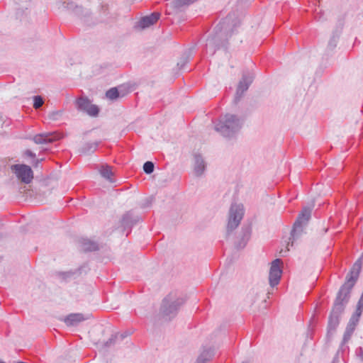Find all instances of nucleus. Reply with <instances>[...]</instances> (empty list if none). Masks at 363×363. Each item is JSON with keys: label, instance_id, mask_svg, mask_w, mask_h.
I'll return each instance as SVG.
<instances>
[{"label": "nucleus", "instance_id": "9d476101", "mask_svg": "<svg viewBox=\"0 0 363 363\" xmlns=\"http://www.w3.org/2000/svg\"><path fill=\"white\" fill-rule=\"evenodd\" d=\"M255 74L252 72L244 71L240 79L235 93V102L240 100L244 93L248 89L249 86L253 82Z\"/></svg>", "mask_w": 363, "mask_h": 363}, {"label": "nucleus", "instance_id": "6e6552de", "mask_svg": "<svg viewBox=\"0 0 363 363\" xmlns=\"http://www.w3.org/2000/svg\"><path fill=\"white\" fill-rule=\"evenodd\" d=\"M75 104L79 111L85 113L91 117H97L100 113V108L97 105L92 104L87 97L77 99Z\"/></svg>", "mask_w": 363, "mask_h": 363}, {"label": "nucleus", "instance_id": "a211bd4d", "mask_svg": "<svg viewBox=\"0 0 363 363\" xmlns=\"http://www.w3.org/2000/svg\"><path fill=\"white\" fill-rule=\"evenodd\" d=\"M79 243L81 250L84 252H95L100 249L98 242L88 238H82Z\"/></svg>", "mask_w": 363, "mask_h": 363}, {"label": "nucleus", "instance_id": "aec40b11", "mask_svg": "<svg viewBox=\"0 0 363 363\" xmlns=\"http://www.w3.org/2000/svg\"><path fill=\"white\" fill-rule=\"evenodd\" d=\"M99 142H86L84 143L78 150L80 154L91 155L94 153L98 148Z\"/></svg>", "mask_w": 363, "mask_h": 363}, {"label": "nucleus", "instance_id": "20e7f679", "mask_svg": "<svg viewBox=\"0 0 363 363\" xmlns=\"http://www.w3.org/2000/svg\"><path fill=\"white\" fill-rule=\"evenodd\" d=\"M245 118L235 114L226 113L215 125V130L227 139L235 138L241 130Z\"/></svg>", "mask_w": 363, "mask_h": 363}, {"label": "nucleus", "instance_id": "7c9ffc66", "mask_svg": "<svg viewBox=\"0 0 363 363\" xmlns=\"http://www.w3.org/2000/svg\"><path fill=\"white\" fill-rule=\"evenodd\" d=\"M16 18H20L21 21H22L23 19V16L25 14L26 16L27 15V10H28V8L27 7H23L22 6L21 8L20 7H16Z\"/></svg>", "mask_w": 363, "mask_h": 363}, {"label": "nucleus", "instance_id": "b1692460", "mask_svg": "<svg viewBox=\"0 0 363 363\" xmlns=\"http://www.w3.org/2000/svg\"><path fill=\"white\" fill-rule=\"evenodd\" d=\"M194 1H172L169 7L175 12H182L186 9Z\"/></svg>", "mask_w": 363, "mask_h": 363}, {"label": "nucleus", "instance_id": "f3484780", "mask_svg": "<svg viewBox=\"0 0 363 363\" xmlns=\"http://www.w3.org/2000/svg\"><path fill=\"white\" fill-rule=\"evenodd\" d=\"M194 171L196 177H201L205 172L206 163L201 154L194 155Z\"/></svg>", "mask_w": 363, "mask_h": 363}, {"label": "nucleus", "instance_id": "7ed1b4c3", "mask_svg": "<svg viewBox=\"0 0 363 363\" xmlns=\"http://www.w3.org/2000/svg\"><path fill=\"white\" fill-rule=\"evenodd\" d=\"M52 8L56 10L67 11L69 13L78 17L85 26L89 27L102 22V20L93 18L90 10L77 4V1H54Z\"/></svg>", "mask_w": 363, "mask_h": 363}, {"label": "nucleus", "instance_id": "9b49d317", "mask_svg": "<svg viewBox=\"0 0 363 363\" xmlns=\"http://www.w3.org/2000/svg\"><path fill=\"white\" fill-rule=\"evenodd\" d=\"M252 231V225L251 223H244L242 225L236 238V240L234 242V247L236 250H240L245 247L250 240Z\"/></svg>", "mask_w": 363, "mask_h": 363}, {"label": "nucleus", "instance_id": "5701e85b", "mask_svg": "<svg viewBox=\"0 0 363 363\" xmlns=\"http://www.w3.org/2000/svg\"><path fill=\"white\" fill-rule=\"evenodd\" d=\"M356 325H352L350 323H347L345 330L343 334L342 341L341 342V345L342 346L345 343H347L351 338L354 331L355 330Z\"/></svg>", "mask_w": 363, "mask_h": 363}, {"label": "nucleus", "instance_id": "f03ea898", "mask_svg": "<svg viewBox=\"0 0 363 363\" xmlns=\"http://www.w3.org/2000/svg\"><path fill=\"white\" fill-rule=\"evenodd\" d=\"M240 1H237L235 8L223 18L214 28L213 32L206 40V52L213 55L217 50H227L228 39L237 33L244 17Z\"/></svg>", "mask_w": 363, "mask_h": 363}, {"label": "nucleus", "instance_id": "bb28decb", "mask_svg": "<svg viewBox=\"0 0 363 363\" xmlns=\"http://www.w3.org/2000/svg\"><path fill=\"white\" fill-rule=\"evenodd\" d=\"M143 171L147 174H150L154 172L155 164L151 161H147L143 164Z\"/></svg>", "mask_w": 363, "mask_h": 363}, {"label": "nucleus", "instance_id": "cd10ccee", "mask_svg": "<svg viewBox=\"0 0 363 363\" xmlns=\"http://www.w3.org/2000/svg\"><path fill=\"white\" fill-rule=\"evenodd\" d=\"M33 106L35 109L40 108L44 104L43 97L39 95L34 96L33 97Z\"/></svg>", "mask_w": 363, "mask_h": 363}, {"label": "nucleus", "instance_id": "6ab92c4d", "mask_svg": "<svg viewBox=\"0 0 363 363\" xmlns=\"http://www.w3.org/2000/svg\"><path fill=\"white\" fill-rule=\"evenodd\" d=\"M84 320L82 313H70L64 318V322L67 326H76Z\"/></svg>", "mask_w": 363, "mask_h": 363}, {"label": "nucleus", "instance_id": "39448f33", "mask_svg": "<svg viewBox=\"0 0 363 363\" xmlns=\"http://www.w3.org/2000/svg\"><path fill=\"white\" fill-rule=\"evenodd\" d=\"M186 300L182 297H176L172 294L167 295L162 301L160 308V315L166 321H170L174 318L180 307Z\"/></svg>", "mask_w": 363, "mask_h": 363}, {"label": "nucleus", "instance_id": "37998d69", "mask_svg": "<svg viewBox=\"0 0 363 363\" xmlns=\"http://www.w3.org/2000/svg\"><path fill=\"white\" fill-rule=\"evenodd\" d=\"M0 363H6V362L0 360Z\"/></svg>", "mask_w": 363, "mask_h": 363}, {"label": "nucleus", "instance_id": "2eb2a0df", "mask_svg": "<svg viewBox=\"0 0 363 363\" xmlns=\"http://www.w3.org/2000/svg\"><path fill=\"white\" fill-rule=\"evenodd\" d=\"M343 26L344 20L342 18L338 19L336 27L333 30L328 43V46L326 48L327 55H329L330 52H332L333 50L336 48L340 36L342 33Z\"/></svg>", "mask_w": 363, "mask_h": 363}, {"label": "nucleus", "instance_id": "a878e982", "mask_svg": "<svg viewBox=\"0 0 363 363\" xmlns=\"http://www.w3.org/2000/svg\"><path fill=\"white\" fill-rule=\"evenodd\" d=\"M100 174L102 177L109 181L110 182H113L114 181L111 178L113 175V173L111 170V168L108 165L102 166L100 169Z\"/></svg>", "mask_w": 363, "mask_h": 363}, {"label": "nucleus", "instance_id": "f8f14e48", "mask_svg": "<svg viewBox=\"0 0 363 363\" xmlns=\"http://www.w3.org/2000/svg\"><path fill=\"white\" fill-rule=\"evenodd\" d=\"M141 220V217L135 213L134 211L130 210L126 211L120 220V226L123 228V231H127L126 236L131 232L132 228L138 223Z\"/></svg>", "mask_w": 363, "mask_h": 363}, {"label": "nucleus", "instance_id": "1a4fd4ad", "mask_svg": "<svg viewBox=\"0 0 363 363\" xmlns=\"http://www.w3.org/2000/svg\"><path fill=\"white\" fill-rule=\"evenodd\" d=\"M11 169L22 183L28 184L32 182L34 176L30 166L25 164H16L11 165Z\"/></svg>", "mask_w": 363, "mask_h": 363}, {"label": "nucleus", "instance_id": "58836bf2", "mask_svg": "<svg viewBox=\"0 0 363 363\" xmlns=\"http://www.w3.org/2000/svg\"><path fill=\"white\" fill-rule=\"evenodd\" d=\"M129 335H130V333H128L127 332H125L121 334H118V339H120L121 340H123L124 338L128 337Z\"/></svg>", "mask_w": 363, "mask_h": 363}, {"label": "nucleus", "instance_id": "c85d7f7f", "mask_svg": "<svg viewBox=\"0 0 363 363\" xmlns=\"http://www.w3.org/2000/svg\"><path fill=\"white\" fill-rule=\"evenodd\" d=\"M74 272L72 271L67 272H57V275L59 277L62 278L65 281H68L74 276Z\"/></svg>", "mask_w": 363, "mask_h": 363}, {"label": "nucleus", "instance_id": "72a5a7b5", "mask_svg": "<svg viewBox=\"0 0 363 363\" xmlns=\"http://www.w3.org/2000/svg\"><path fill=\"white\" fill-rule=\"evenodd\" d=\"M315 11H316V14H315V18L318 21H323L325 20V18L324 17V12L322 11V9H320L319 11H318V10L315 9Z\"/></svg>", "mask_w": 363, "mask_h": 363}, {"label": "nucleus", "instance_id": "0eeeda50", "mask_svg": "<svg viewBox=\"0 0 363 363\" xmlns=\"http://www.w3.org/2000/svg\"><path fill=\"white\" fill-rule=\"evenodd\" d=\"M243 216V206L242 204L232 203L229 210V217L225 234L226 239H228L230 234L239 225Z\"/></svg>", "mask_w": 363, "mask_h": 363}, {"label": "nucleus", "instance_id": "f257e3e1", "mask_svg": "<svg viewBox=\"0 0 363 363\" xmlns=\"http://www.w3.org/2000/svg\"><path fill=\"white\" fill-rule=\"evenodd\" d=\"M362 267V260L359 257L347 274L345 282L341 285L336 294L328 319L326 338L328 340L335 333L340 323L341 317L351 298L352 290L358 281Z\"/></svg>", "mask_w": 363, "mask_h": 363}, {"label": "nucleus", "instance_id": "c9c22d12", "mask_svg": "<svg viewBox=\"0 0 363 363\" xmlns=\"http://www.w3.org/2000/svg\"><path fill=\"white\" fill-rule=\"evenodd\" d=\"M356 354L363 361V347H359L356 349Z\"/></svg>", "mask_w": 363, "mask_h": 363}, {"label": "nucleus", "instance_id": "c03bdc74", "mask_svg": "<svg viewBox=\"0 0 363 363\" xmlns=\"http://www.w3.org/2000/svg\"><path fill=\"white\" fill-rule=\"evenodd\" d=\"M333 363H334V362H333Z\"/></svg>", "mask_w": 363, "mask_h": 363}, {"label": "nucleus", "instance_id": "ea45409f", "mask_svg": "<svg viewBox=\"0 0 363 363\" xmlns=\"http://www.w3.org/2000/svg\"><path fill=\"white\" fill-rule=\"evenodd\" d=\"M289 247H286V250H284V252L283 250H281V251L280 252V253H281V254H282V255H281L282 256H284V255H285L284 254H285V253H286V252H289Z\"/></svg>", "mask_w": 363, "mask_h": 363}, {"label": "nucleus", "instance_id": "412c9836", "mask_svg": "<svg viewBox=\"0 0 363 363\" xmlns=\"http://www.w3.org/2000/svg\"><path fill=\"white\" fill-rule=\"evenodd\" d=\"M215 354L214 349L212 347L204 348L196 359L195 363H207Z\"/></svg>", "mask_w": 363, "mask_h": 363}, {"label": "nucleus", "instance_id": "4468645a", "mask_svg": "<svg viewBox=\"0 0 363 363\" xmlns=\"http://www.w3.org/2000/svg\"><path fill=\"white\" fill-rule=\"evenodd\" d=\"M161 16L159 11H154L149 15L142 16L134 25V29L143 30L155 25Z\"/></svg>", "mask_w": 363, "mask_h": 363}, {"label": "nucleus", "instance_id": "a19ab883", "mask_svg": "<svg viewBox=\"0 0 363 363\" xmlns=\"http://www.w3.org/2000/svg\"><path fill=\"white\" fill-rule=\"evenodd\" d=\"M101 7H102V9H107V8H106V5H102V6H101Z\"/></svg>", "mask_w": 363, "mask_h": 363}, {"label": "nucleus", "instance_id": "4be33fe9", "mask_svg": "<svg viewBox=\"0 0 363 363\" xmlns=\"http://www.w3.org/2000/svg\"><path fill=\"white\" fill-rule=\"evenodd\" d=\"M195 46H193L186 51L184 52V53L182 55L179 60L178 61L177 66L178 67L179 69H183L185 65L188 63L189 60V57L192 54L193 50H194Z\"/></svg>", "mask_w": 363, "mask_h": 363}, {"label": "nucleus", "instance_id": "473e14b6", "mask_svg": "<svg viewBox=\"0 0 363 363\" xmlns=\"http://www.w3.org/2000/svg\"><path fill=\"white\" fill-rule=\"evenodd\" d=\"M355 311H359L362 313L363 312V293L362 294V295L357 302Z\"/></svg>", "mask_w": 363, "mask_h": 363}, {"label": "nucleus", "instance_id": "79ce46f5", "mask_svg": "<svg viewBox=\"0 0 363 363\" xmlns=\"http://www.w3.org/2000/svg\"><path fill=\"white\" fill-rule=\"evenodd\" d=\"M270 294H270L269 292H267V295H268L267 298H269V295H270Z\"/></svg>", "mask_w": 363, "mask_h": 363}, {"label": "nucleus", "instance_id": "f704fd0d", "mask_svg": "<svg viewBox=\"0 0 363 363\" xmlns=\"http://www.w3.org/2000/svg\"><path fill=\"white\" fill-rule=\"evenodd\" d=\"M62 112L61 111H52L49 113L48 118L50 120L56 121L58 119V116H61Z\"/></svg>", "mask_w": 363, "mask_h": 363}, {"label": "nucleus", "instance_id": "423d86ee", "mask_svg": "<svg viewBox=\"0 0 363 363\" xmlns=\"http://www.w3.org/2000/svg\"><path fill=\"white\" fill-rule=\"evenodd\" d=\"M312 208L305 206L298 213L290 233L288 246H293L294 242L298 240L304 233V230L311 218Z\"/></svg>", "mask_w": 363, "mask_h": 363}, {"label": "nucleus", "instance_id": "4c0bfd02", "mask_svg": "<svg viewBox=\"0 0 363 363\" xmlns=\"http://www.w3.org/2000/svg\"><path fill=\"white\" fill-rule=\"evenodd\" d=\"M43 160H39V159H33V161L32 162V164L34 167H38V164H40V162L42 161Z\"/></svg>", "mask_w": 363, "mask_h": 363}, {"label": "nucleus", "instance_id": "dca6fc26", "mask_svg": "<svg viewBox=\"0 0 363 363\" xmlns=\"http://www.w3.org/2000/svg\"><path fill=\"white\" fill-rule=\"evenodd\" d=\"M60 138V135L55 132L43 133L32 138L33 141L38 145L52 143Z\"/></svg>", "mask_w": 363, "mask_h": 363}, {"label": "nucleus", "instance_id": "2f4dec72", "mask_svg": "<svg viewBox=\"0 0 363 363\" xmlns=\"http://www.w3.org/2000/svg\"><path fill=\"white\" fill-rule=\"evenodd\" d=\"M118 339V333L113 334L111 337L104 342V347H108L115 344L116 340Z\"/></svg>", "mask_w": 363, "mask_h": 363}, {"label": "nucleus", "instance_id": "ddd939ff", "mask_svg": "<svg viewBox=\"0 0 363 363\" xmlns=\"http://www.w3.org/2000/svg\"><path fill=\"white\" fill-rule=\"evenodd\" d=\"M282 261L280 259H275L271 263L269 274V282L271 287L277 286L280 281L283 273L281 264Z\"/></svg>", "mask_w": 363, "mask_h": 363}, {"label": "nucleus", "instance_id": "e433bc0d", "mask_svg": "<svg viewBox=\"0 0 363 363\" xmlns=\"http://www.w3.org/2000/svg\"><path fill=\"white\" fill-rule=\"evenodd\" d=\"M24 155H26L27 157L32 158V159H35L36 157L35 153L32 152L30 150H26L25 151Z\"/></svg>", "mask_w": 363, "mask_h": 363}, {"label": "nucleus", "instance_id": "393cba45", "mask_svg": "<svg viewBox=\"0 0 363 363\" xmlns=\"http://www.w3.org/2000/svg\"><path fill=\"white\" fill-rule=\"evenodd\" d=\"M124 94H121L118 87H112L106 91V96L110 100L114 101L120 97H123Z\"/></svg>", "mask_w": 363, "mask_h": 363}, {"label": "nucleus", "instance_id": "c756f323", "mask_svg": "<svg viewBox=\"0 0 363 363\" xmlns=\"http://www.w3.org/2000/svg\"><path fill=\"white\" fill-rule=\"evenodd\" d=\"M362 314V313L355 311L354 313L350 317V318L349 320V323L357 326L359 321V318H360Z\"/></svg>", "mask_w": 363, "mask_h": 363}]
</instances>
